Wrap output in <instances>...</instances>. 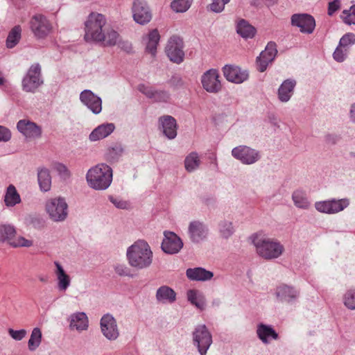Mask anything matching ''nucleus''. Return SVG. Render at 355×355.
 Wrapping results in <instances>:
<instances>
[{
    "label": "nucleus",
    "mask_w": 355,
    "mask_h": 355,
    "mask_svg": "<svg viewBox=\"0 0 355 355\" xmlns=\"http://www.w3.org/2000/svg\"><path fill=\"white\" fill-rule=\"evenodd\" d=\"M338 140V137L334 135H327L326 136V141L329 144H336Z\"/></svg>",
    "instance_id": "nucleus-58"
},
{
    "label": "nucleus",
    "mask_w": 355,
    "mask_h": 355,
    "mask_svg": "<svg viewBox=\"0 0 355 355\" xmlns=\"http://www.w3.org/2000/svg\"><path fill=\"white\" fill-rule=\"evenodd\" d=\"M126 257L130 266L137 270H143L151 266L153 254L146 241L138 240L128 248Z\"/></svg>",
    "instance_id": "nucleus-1"
},
{
    "label": "nucleus",
    "mask_w": 355,
    "mask_h": 355,
    "mask_svg": "<svg viewBox=\"0 0 355 355\" xmlns=\"http://www.w3.org/2000/svg\"><path fill=\"white\" fill-rule=\"evenodd\" d=\"M16 234V230L14 226L11 225H0V241L8 242L10 245L17 247H30L33 243L24 237H19L17 239H13Z\"/></svg>",
    "instance_id": "nucleus-9"
},
{
    "label": "nucleus",
    "mask_w": 355,
    "mask_h": 355,
    "mask_svg": "<svg viewBox=\"0 0 355 355\" xmlns=\"http://www.w3.org/2000/svg\"><path fill=\"white\" fill-rule=\"evenodd\" d=\"M54 264L56 267L55 274L58 279V290L60 291H65L70 286V277L65 272L59 262L55 261Z\"/></svg>",
    "instance_id": "nucleus-33"
},
{
    "label": "nucleus",
    "mask_w": 355,
    "mask_h": 355,
    "mask_svg": "<svg viewBox=\"0 0 355 355\" xmlns=\"http://www.w3.org/2000/svg\"><path fill=\"white\" fill-rule=\"evenodd\" d=\"M352 155L355 156V153H351Z\"/></svg>",
    "instance_id": "nucleus-62"
},
{
    "label": "nucleus",
    "mask_w": 355,
    "mask_h": 355,
    "mask_svg": "<svg viewBox=\"0 0 355 355\" xmlns=\"http://www.w3.org/2000/svg\"><path fill=\"white\" fill-rule=\"evenodd\" d=\"M103 335L109 340H115L119 336V331L115 318L110 314L104 315L100 321Z\"/></svg>",
    "instance_id": "nucleus-16"
},
{
    "label": "nucleus",
    "mask_w": 355,
    "mask_h": 355,
    "mask_svg": "<svg viewBox=\"0 0 355 355\" xmlns=\"http://www.w3.org/2000/svg\"><path fill=\"white\" fill-rule=\"evenodd\" d=\"M349 205L347 199L324 200L316 202L315 209L321 212L329 214H333L343 211Z\"/></svg>",
    "instance_id": "nucleus-14"
},
{
    "label": "nucleus",
    "mask_w": 355,
    "mask_h": 355,
    "mask_svg": "<svg viewBox=\"0 0 355 355\" xmlns=\"http://www.w3.org/2000/svg\"><path fill=\"white\" fill-rule=\"evenodd\" d=\"M21 35V28L19 25L15 26L9 32L6 39V46L12 49L19 42Z\"/></svg>",
    "instance_id": "nucleus-39"
},
{
    "label": "nucleus",
    "mask_w": 355,
    "mask_h": 355,
    "mask_svg": "<svg viewBox=\"0 0 355 355\" xmlns=\"http://www.w3.org/2000/svg\"><path fill=\"white\" fill-rule=\"evenodd\" d=\"M55 169L58 173L64 178H67L70 176V172L65 165L63 164L58 163L55 166Z\"/></svg>",
    "instance_id": "nucleus-56"
},
{
    "label": "nucleus",
    "mask_w": 355,
    "mask_h": 355,
    "mask_svg": "<svg viewBox=\"0 0 355 355\" xmlns=\"http://www.w3.org/2000/svg\"><path fill=\"white\" fill-rule=\"evenodd\" d=\"M3 202L7 207H13L21 203V196L13 184H10L6 188L3 196Z\"/></svg>",
    "instance_id": "nucleus-31"
},
{
    "label": "nucleus",
    "mask_w": 355,
    "mask_h": 355,
    "mask_svg": "<svg viewBox=\"0 0 355 355\" xmlns=\"http://www.w3.org/2000/svg\"><path fill=\"white\" fill-rule=\"evenodd\" d=\"M277 53V49L275 42H268L265 50L257 58V69L260 72L266 71L268 65L275 60Z\"/></svg>",
    "instance_id": "nucleus-18"
},
{
    "label": "nucleus",
    "mask_w": 355,
    "mask_h": 355,
    "mask_svg": "<svg viewBox=\"0 0 355 355\" xmlns=\"http://www.w3.org/2000/svg\"><path fill=\"white\" fill-rule=\"evenodd\" d=\"M69 328L78 331L87 330L89 327V320L84 312H77L71 314L69 318Z\"/></svg>",
    "instance_id": "nucleus-26"
},
{
    "label": "nucleus",
    "mask_w": 355,
    "mask_h": 355,
    "mask_svg": "<svg viewBox=\"0 0 355 355\" xmlns=\"http://www.w3.org/2000/svg\"><path fill=\"white\" fill-rule=\"evenodd\" d=\"M355 44V34L353 33H347L345 34L340 40L339 45L345 49Z\"/></svg>",
    "instance_id": "nucleus-49"
},
{
    "label": "nucleus",
    "mask_w": 355,
    "mask_h": 355,
    "mask_svg": "<svg viewBox=\"0 0 355 355\" xmlns=\"http://www.w3.org/2000/svg\"><path fill=\"white\" fill-rule=\"evenodd\" d=\"M348 53L347 49L338 45L333 53L334 59L339 62H343L347 58Z\"/></svg>",
    "instance_id": "nucleus-50"
},
{
    "label": "nucleus",
    "mask_w": 355,
    "mask_h": 355,
    "mask_svg": "<svg viewBox=\"0 0 355 355\" xmlns=\"http://www.w3.org/2000/svg\"><path fill=\"white\" fill-rule=\"evenodd\" d=\"M291 24L299 28L301 33L306 34H311L315 28L314 17L306 13L293 14L291 17Z\"/></svg>",
    "instance_id": "nucleus-12"
},
{
    "label": "nucleus",
    "mask_w": 355,
    "mask_h": 355,
    "mask_svg": "<svg viewBox=\"0 0 355 355\" xmlns=\"http://www.w3.org/2000/svg\"><path fill=\"white\" fill-rule=\"evenodd\" d=\"M159 123L162 126L163 134L168 139H173L177 136V123L175 119L169 115L161 116Z\"/></svg>",
    "instance_id": "nucleus-25"
},
{
    "label": "nucleus",
    "mask_w": 355,
    "mask_h": 355,
    "mask_svg": "<svg viewBox=\"0 0 355 355\" xmlns=\"http://www.w3.org/2000/svg\"><path fill=\"white\" fill-rule=\"evenodd\" d=\"M201 164L199 155L196 152H191L184 159V168L189 173L197 170Z\"/></svg>",
    "instance_id": "nucleus-38"
},
{
    "label": "nucleus",
    "mask_w": 355,
    "mask_h": 355,
    "mask_svg": "<svg viewBox=\"0 0 355 355\" xmlns=\"http://www.w3.org/2000/svg\"><path fill=\"white\" fill-rule=\"evenodd\" d=\"M42 84L40 65L38 63L32 64L22 80L23 90L26 92L34 93Z\"/></svg>",
    "instance_id": "nucleus-7"
},
{
    "label": "nucleus",
    "mask_w": 355,
    "mask_h": 355,
    "mask_svg": "<svg viewBox=\"0 0 355 355\" xmlns=\"http://www.w3.org/2000/svg\"><path fill=\"white\" fill-rule=\"evenodd\" d=\"M256 332L257 337L265 345L270 343V338L274 340H277L279 338L278 334L272 327L263 323H260L257 325Z\"/></svg>",
    "instance_id": "nucleus-27"
},
{
    "label": "nucleus",
    "mask_w": 355,
    "mask_h": 355,
    "mask_svg": "<svg viewBox=\"0 0 355 355\" xmlns=\"http://www.w3.org/2000/svg\"><path fill=\"white\" fill-rule=\"evenodd\" d=\"M345 306L350 309L355 310V289H349L343 295Z\"/></svg>",
    "instance_id": "nucleus-47"
},
{
    "label": "nucleus",
    "mask_w": 355,
    "mask_h": 355,
    "mask_svg": "<svg viewBox=\"0 0 355 355\" xmlns=\"http://www.w3.org/2000/svg\"><path fill=\"white\" fill-rule=\"evenodd\" d=\"M88 185L95 190H105L112 181V169L105 164H98L87 173Z\"/></svg>",
    "instance_id": "nucleus-2"
},
{
    "label": "nucleus",
    "mask_w": 355,
    "mask_h": 355,
    "mask_svg": "<svg viewBox=\"0 0 355 355\" xmlns=\"http://www.w3.org/2000/svg\"><path fill=\"white\" fill-rule=\"evenodd\" d=\"M37 180L41 191L46 192L51 189V177L47 168H41L38 169Z\"/></svg>",
    "instance_id": "nucleus-35"
},
{
    "label": "nucleus",
    "mask_w": 355,
    "mask_h": 355,
    "mask_svg": "<svg viewBox=\"0 0 355 355\" xmlns=\"http://www.w3.org/2000/svg\"><path fill=\"white\" fill-rule=\"evenodd\" d=\"M218 228L220 236L226 239L230 238L234 232L232 223L226 220L220 222Z\"/></svg>",
    "instance_id": "nucleus-42"
},
{
    "label": "nucleus",
    "mask_w": 355,
    "mask_h": 355,
    "mask_svg": "<svg viewBox=\"0 0 355 355\" xmlns=\"http://www.w3.org/2000/svg\"><path fill=\"white\" fill-rule=\"evenodd\" d=\"M166 53L171 61L180 64L184 57L183 51V42L180 37L173 36L168 40L166 49Z\"/></svg>",
    "instance_id": "nucleus-10"
},
{
    "label": "nucleus",
    "mask_w": 355,
    "mask_h": 355,
    "mask_svg": "<svg viewBox=\"0 0 355 355\" xmlns=\"http://www.w3.org/2000/svg\"><path fill=\"white\" fill-rule=\"evenodd\" d=\"M187 299L194 306L200 309H203L205 306V300L198 291L189 290L187 291Z\"/></svg>",
    "instance_id": "nucleus-41"
},
{
    "label": "nucleus",
    "mask_w": 355,
    "mask_h": 355,
    "mask_svg": "<svg viewBox=\"0 0 355 355\" xmlns=\"http://www.w3.org/2000/svg\"><path fill=\"white\" fill-rule=\"evenodd\" d=\"M164 236L161 245L162 250L168 254L178 253L183 247L182 239L176 234L169 231H165Z\"/></svg>",
    "instance_id": "nucleus-15"
},
{
    "label": "nucleus",
    "mask_w": 355,
    "mask_h": 355,
    "mask_svg": "<svg viewBox=\"0 0 355 355\" xmlns=\"http://www.w3.org/2000/svg\"><path fill=\"white\" fill-rule=\"evenodd\" d=\"M343 22L347 25H355V4L349 10H344L340 16Z\"/></svg>",
    "instance_id": "nucleus-46"
},
{
    "label": "nucleus",
    "mask_w": 355,
    "mask_h": 355,
    "mask_svg": "<svg viewBox=\"0 0 355 355\" xmlns=\"http://www.w3.org/2000/svg\"><path fill=\"white\" fill-rule=\"evenodd\" d=\"M8 334L12 339L19 341L26 336L27 331L25 329L14 330L9 329Z\"/></svg>",
    "instance_id": "nucleus-51"
},
{
    "label": "nucleus",
    "mask_w": 355,
    "mask_h": 355,
    "mask_svg": "<svg viewBox=\"0 0 355 355\" xmlns=\"http://www.w3.org/2000/svg\"><path fill=\"white\" fill-rule=\"evenodd\" d=\"M137 89L147 98L155 102H166L169 99V94L164 90H157L144 84L139 85Z\"/></svg>",
    "instance_id": "nucleus-23"
},
{
    "label": "nucleus",
    "mask_w": 355,
    "mask_h": 355,
    "mask_svg": "<svg viewBox=\"0 0 355 355\" xmlns=\"http://www.w3.org/2000/svg\"><path fill=\"white\" fill-rule=\"evenodd\" d=\"M120 40L119 34L114 29H108L105 33V39L103 40L105 42L106 46H112L117 44Z\"/></svg>",
    "instance_id": "nucleus-43"
},
{
    "label": "nucleus",
    "mask_w": 355,
    "mask_h": 355,
    "mask_svg": "<svg viewBox=\"0 0 355 355\" xmlns=\"http://www.w3.org/2000/svg\"><path fill=\"white\" fill-rule=\"evenodd\" d=\"M42 334L41 329L35 327L31 332V337L28 342V347L31 352L35 351L41 344Z\"/></svg>",
    "instance_id": "nucleus-40"
},
{
    "label": "nucleus",
    "mask_w": 355,
    "mask_h": 355,
    "mask_svg": "<svg viewBox=\"0 0 355 355\" xmlns=\"http://www.w3.org/2000/svg\"><path fill=\"white\" fill-rule=\"evenodd\" d=\"M275 295L279 301L291 303L298 298L300 293L292 286L282 284L277 287Z\"/></svg>",
    "instance_id": "nucleus-24"
},
{
    "label": "nucleus",
    "mask_w": 355,
    "mask_h": 355,
    "mask_svg": "<svg viewBox=\"0 0 355 355\" xmlns=\"http://www.w3.org/2000/svg\"><path fill=\"white\" fill-rule=\"evenodd\" d=\"M340 8V1L334 0L329 3L328 5V15L331 16Z\"/></svg>",
    "instance_id": "nucleus-53"
},
{
    "label": "nucleus",
    "mask_w": 355,
    "mask_h": 355,
    "mask_svg": "<svg viewBox=\"0 0 355 355\" xmlns=\"http://www.w3.org/2000/svg\"><path fill=\"white\" fill-rule=\"evenodd\" d=\"M223 71L225 78L234 83H242L248 78V73L238 67L225 65L223 68Z\"/></svg>",
    "instance_id": "nucleus-22"
},
{
    "label": "nucleus",
    "mask_w": 355,
    "mask_h": 355,
    "mask_svg": "<svg viewBox=\"0 0 355 355\" xmlns=\"http://www.w3.org/2000/svg\"><path fill=\"white\" fill-rule=\"evenodd\" d=\"M116 44L121 50L128 53L132 52V44L127 40H122L120 39Z\"/></svg>",
    "instance_id": "nucleus-54"
},
{
    "label": "nucleus",
    "mask_w": 355,
    "mask_h": 355,
    "mask_svg": "<svg viewBox=\"0 0 355 355\" xmlns=\"http://www.w3.org/2000/svg\"><path fill=\"white\" fill-rule=\"evenodd\" d=\"M40 280L41 282H46V278L41 277H40Z\"/></svg>",
    "instance_id": "nucleus-60"
},
{
    "label": "nucleus",
    "mask_w": 355,
    "mask_h": 355,
    "mask_svg": "<svg viewBox=\"0 0 355 355\" xmlns=\"http://www.w3.org/2000/svg\"><path fill=\"white\" fill-rule=\"evenodd\" d=\"M230 0H211V3L208 6L209 10L211 11L220 13L225 9V6L230 2Z\"/></svg>",
    "instance_id": "nucleus-48"
},
{
    "label": "nucleus",
    "mask_w": 355,
    "mask_h": 355,
    "mask_svg": "<svg viewBox=\"0 0 355 355\" xmlns=\"http://www.w3.org/2000/svg\"><path fill=\"white\" fill-rule=\"evenodd\" d=\"M236 33L244 39L253 38L256 28L245 19H240L236 25Z\"/></svg>",
    "instance_id": "nucleus-34"
},
{
    "label": "nucleus",
    "mask_w": 355,
    "mask_h": 355,
    "mask_svg": "<svg viewBox=\"0 0 355 355\" xmlns=\"http://www.w3.org/2000/svg\"><path fill=\"white\" fill-rule=\"evenodd\" d=\"M160 35L157 29L151 31L147 36L146 51L155 56L157 53V46L159 43Z\"/></svg>",
    "instance_id": "nucleus-37"
},
{
    "label": "nucleus",
    "mask_w": 355,
    "mask_h": 355,
    "mask_svg": "<svg viewBox=\"0 0 355 355\" xmlns=\"http://www.w3.org/2000/svg\"><path fill=\"white\" fill-rule=\"evenodd\" d=\"M113 123H105L98 125L89 135L91 141H98L110 135L114 130Z\"/></svg>",
    "instance_id": "nucleus-32"
},
{
    "label": "nucleus",
    "mask_w": 355,
    "mask_h": 355,
    "mask_svg": "<svg viewBox=\"0 0 355 355\" xmlns=\"http://www.w3.org/2000/svg\"><path fill=\"white\" fill-rule=\"evenodd\" d=\"M187 278L192 281L205 282L210 280L214 273L209 270H207L204 268L197 267L193 268H188L186 270Z\"/></svg>",
    "instance_id": "nucleus-28"
},
{
    "label": "nucleus",
    "mask_w": 355,
    "mask_h": 355,
    "mask_svg": "<svg viewBox=\"0 0 355 355\" xmlns=\"http://www.w3.org/2000/svg\"><path fill=\"white\" fill-rule=\"evenodd\" d=\"M296 81L293 79L285 80L278 89V98L283 103L288 102L291 98Z\"/></svg>",
    "instance_id": "nucleus-29"
},
{
    "label": "nucleus",
    "mask_w": 355,
    "mask_h": 355,
    "mask_svg": "<svg viewBox=\"0 0 355 355\" xmlns=\"http://www.w3.org/2000/svg\"><path fill=\"white\" fill-rule=\"evenodd\" d=\"M123 148L119 144L109 148L106 153V159L111 162L116 161L121 156Z\"/></svg>",
    "instance_id": "nucleus-44"
},
{
    "label": "nucleus",
    "mask_w": 355,
    "mask_h": 355,
    "mask_svg": "<svg viewBox=\"0 0 355 355\" xmlns=\"http://www.w3.org/2000/svg\"><path fill=\"white\" fill-rule=\"evenodd\" d=\"M275 119V116H272V117H270V120L272 121H274Z\"/></svg>",
    "instance_id": "nucleus-61"
},
{
    "label": "nucleus",
    "mask_w": 355,
    "mask_h": 355,
    "mask_svg": "<svg viewBox=\"0 0 355 355\" xmlns=\"http://www.w3.org/2000/svg\"><path fill=\"white\" fill-rule=\"evenodd\" d=\"M253 243L257 253L267 260L279 257L284 250L283 245L273 239L256 237L253 240Z\"/></svg>",
    "instance_id": "nucleus-4"
},
{
    "label": "nucleus",
    "mask_w": 355,
    "mask_h": 355,
    "mask_svg": "<svg viewBox=\"0 0 355 355\" xmlns=\"http://www.w3.org/2000/svg\"><path fill=\"white\" fill-rule=\"evenodd\" d=\"M156 300L162 304H171L176 300V293L168 286H160L156 292Z\"/></svg>",
    "instance_id": "nucleus-30"
},
{
    "label": "nucleus",
    "mask_w": 355,
    "mask_h": 355,
    "mask_svg": "<svg viewBox=\"0 0 355 355\" xmlns=\"http://www.w3.org/2000/svg\"><path fill=\"white\" fill-rule=\"evenodd\" d=\"M109 199H110V202L112 203H113L116 208L123 209L128 208V205L127 202H125V201H123L119 198H115L112 196H110Z\"/></svg>",
    "instance_id": "nucleus-57"
},
{
    "label": "nucleus",
    "mask_w": 355,
    "mask_h": 355,
    "mask_svg": "<svg viewBox=\"0 0 355 355\" xmlns=\"http://www.w3.org/2000/svg\"><path fill=\"white\" fill-rule=\"evenodd\" d=\"M46 210L54 222L64 221L68 215V205L64 198H51L46 201Z\"/></svg>",
    "instance_id": "nucleus-5"
},
{
    "label": "nucleus",
    "mask_w": 355,
    "mask_h": 355,
    "mask_svg": "<svg viewBox=\"0 0 355 355\" xmlns=\"http://www.w3.org/2000/svg\"><path fill=\"white\" fill-rule=\"evenodd\" d=\"M232 155L245 165L253 164L257 162L261 157L259 150L245 145L234 148L232 150Z\"/></svg>",
    "instance_id": "nucleus-8"
},
{
    "label": "nucleus",
    "mask_w": 355,
    "mask_h": 355,
    "mask_svg": "<svg viewBox=\"0 0 355 355\" xmlns=\"http://www.w3.org/2000/svg\"><path fill=\"white\" fill-rule=\"evenodd\" d=\"M294 205L300 209H308L311 206L306 193L302 190H296L292 194Z\"/></svg>",
    "instance_id": "nucleus-36"
},
{
    "label": "nucleus",
    "mask_w": 355,
    "mask_h": 355,
    "mask_svg": "<svg viewBox=\"0 0 355 355\" xmlns=\"http://www.w3.org/2000/svg\"><path fill=\"white\" fill-rule=\"evenodd\" d=\"M208 227L199 220L191 221L188 227V234L191 242L199 243L206 239L208 235Z\"/></svg>",
    "instance_id": "nucleus-20"
},
{
    "label": "nucleus",
    "mask_w": 355,
    "mask_h": 355,
    "mask_svg": "<svg viewBox=\"0 0 355 355\" xmlns=\"http://www.w3.org/2000/svg\"><path fill=\"white\" fill-rule=\"evenodd\" d=\"M80 100L94 114H98L101 112L102 100L91 90H83L80 94Z\"/></svg>",
    "instance_id": "nucleus-21"
},
{
    "label": "nucleus",
    "mask_w": 355,
    "mask_h": 355,
    "mask_svg": "<svg viewBox=\"0 0 355 355\" xmlns=\"http://www.w3.org/2000/svg\"><path fill=\"white\" fill-rule=\"evenodd\" d=\"M105 24L106 19L103 15L97 12L90 13L85 23V40L87 42H102L105 39L103 28Z\"/></svg>",
    "instance_id": "nucleus-3"
},
{
    "label": "nucleus",
    "mask_w": 355,
    "mask_h": 355,
    "mask_svg": "<svg viewBox=\"0 0 355 355\" xmlns=\"http://www.w3.org/2000/svg\"><path fill=\"white\" fill-rule=\"evenodd\" d=\"M132 11L133 19L137 24L144 25L151 20V12L146 2L143 0H135Z\"/></svg>",
    "instance_id": "nucleus-17"
},
{
    "label": "nucleus",
    "mask_w": 355,
    "mask_h": 355,
    "mask_svg": "<svg viewBox=\"0 0 355 355\" xmlns=\"http://www.w3.org/2000/svg\"><path fill=\"white\" fill-rule=\"evenodd\" d=\"M30 28L34 35L37 38L46 37L52 29L49 20L41 14H37L32 17L30 21Z\"/></svg>",
    "instance_id": "nucleus-11"
},
{
    "label": "nucleus",
    "mask_w": 355,
    "mask_h": 355,
    "mask_svg": "<svg viewBox=\"0 0 355 355\" xmlns=\"http://www.w3.org/2000/svg\"><path fill=\"white\" fill-rule=\"evenodd\" d=\"M191 1L192 0H173L171 6L177 12H184L190 8Z\"/></svg>",
    "instance_id": "nucleus-45"
},
{
    "label": "nucleus",
    "mask_w": 355,
    "mask_h": 355,
    "mask_svg": "<svg viewBox=\"0 0 355 355\" xmlns=\"http://www.w3.org/2000/svg\"><path fill=\"white\" fill-rule=\"evenodd\" d=\"M11 138V132L8 128L0 125V141L6 142Z\"/></svg>",
    "instance_id": "nucleus-55"
},
{
    "label": "nucleus",
    "mask_w": 355,
    "mask_h": 355,
    "mask_svg": "<svg viewBox=\"0 0 355 355\" xmlns=\"http://www.w3.org/2000/svg\"><path fill=\"white\" fill-rule=\"evenodd\" d=\"M219 73L216 69L206 71L201 76L203 89L209 93L216 94L221 90L222 85L219 80Z\"/></svg>",
    "instance_id": "nucleus-13"
},
{
    "label": "nucleus",
    "mask_w": 355,
    "mask_h": 355,
    "mask_svg": "<svg viewBox=\"0 0 355 355\" xmlns=\"http://www.w3.org/2000/svg\"><path fill=\"white\" fill-rule=\"evenodd\" d=\"M349 118L353 123H355V103L351 105Z\"/></svg>",
    "instance_id": "nucleus-59"
},
{
    "label": "nucleus",
    "mask_w": 355,
    "mask_h": 355,
    "mask_svg": "<svg viewBox=\"0 0 355 355\" xmlns=\"http://www.w3.org/2000/svg\"><path fill=\"white\" fill-rule=\"evenodd\" d=\"M114 271L119 276H132L130 268H128L125 264L115 265Z\"/></svg>",
    "instance_id": "nucleus-52"
},
{
    "label": "nucleus",
    "mask_w": 355,
    "mask_h": 355,
    "mask_svg": "<svg viewBox=\"0 0 355 355\" xmlns=\"http://www.w3.org/2000/svg\"><path fill=\"white\" fill-rule=\"evenodd\" d=\"M193 343L200 355H206L212 344V336L205 324L197 325L193 331Z\"/></svg>",
    "instance_id": "nucleus-6"
},
{
    "label": "nucleus",
    "mask_w": 355,
    "mask_h": 355,
    "mask_svg": "<svg viewBox=\"0 0 355 355\" xmlns=\"http://www.w3.org/2000/svg\"><path fill=\"white\" fill-rule=\"evenodd\" d=\"M18 131L21 133L26 139H36L42 136V128L37 123L29 120L21 119L17 123Z\"/></svg>",
    "instance_id": "nucleus-19"
}]
</instances>
